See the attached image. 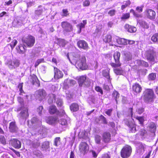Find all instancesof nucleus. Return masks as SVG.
I'll return each mask as SVG.
<instances>
[{"label": "nucleus", "mask_w": 158, "mask_h": 158, "mask_svg": "<svg viewBox=\"0 0 158 158\" xmlns=\"http://www.w3.org/2000/svg\"><path fill=\"white\" fill-rule=\"evenodd\" d=\"M73 56V60L76 61V66L77 69L81 70L87 69L88 66L86 63V59L85 56L80 57L79 55L75 54Z\"/></svg>", "instance_id": "nucleus-1"}, {"label": "nucleus", "mask_w": 158, "mask_h": 158, "mask_svg": "<svg viewBox=\"0 0 158 158\" xmlns=\"http://www.w3.org/2000/svg\"><path fill=\"white\" fill-rule=\"evenodd\" d=\"M142 97L145 102L148 103L153 101L155 94L152 89H147L143 92Z\"/></svg>", "instance_id": "nucleus-2"}, {"label": "nucleus", "mask_w": 158, "mask_h": 158, "mask_svg": "<svg viewBox=\"0 0 158 158\" xmlns=\"http://www.w3.org/2000/svg\"><path fill=\"white\" fill-rule=\"evenodd\" d=\"M124 123L129 127V130L130 132L135 133L138 130V126L134 123L133 119H125L124 120Z\"/></svg>", "instance_id": "nucleus-3"}, {"label": "nucleus", "mask_w": 158, "mask_h": 158, "mask_svg": "<svg viewBox=\"0 0 158 158\" xmlns=\"http://www.w3.org/2000/svg\"><path fill=\"white\" fill-rule=\"evenodd\" d=\"M22 41L24 45L28 47H31L35 43V38L31 35H28L26 37H23L22 38Z\"/></svg>", "instance_id": "nucleus-4"}, {"label": "nucleus", "mask_w": 158, "mask_h": 158, "mask_svg": "<svg viewBox=\"0 0 158 158\" xmlns=\"http://www.w3.org/2000/svg\"><path fill=\"white\" fill-rule=\"evenodd\" d=\"M18 111H21L18 115L20 119H25L28 116V110L26 106H22L18 109Z\"/></svg>", "instance_id": "nucleus-5"}, {"label": "nucleus", "mask_w": 158, "mask_h": 158, "mask_svg": "<svg viewBox=\"0 0 158 158\" xmlns=\"http://www.w3.org/2000/svg\"><path fill=\"white\" fill-rule=\"evenodd\" d=\"M132 149L131 146L126 145L124 147L121 152V155L123 158H127L129 157L131 152Z\"/></svg>", "instance_id": "nucleus-6"}, {"label": "nucleus", "mask_w": 158, "mask_h": 158, "mask_svg": "<svg viewBox=\"0 0 158 158\" xmlns=\"http://www.w3.org/2000/svg\"><path fill=\"white\" fill-rule=\"evenodd\" d=\"M120 56V53L119 52H116L114 55V58L115 63L111 62L110 65L113 67L116 68L120 66L121 64L119 61V58Z\"/></svg>", "instance_id": "nucleus-7"}, {"label": "nucleus", "mask_w": 158, "mask_h": 158, "mask_svg": "<svg viewBox=\"0 0 158 158\" xmlns=\"http://www.w3.org/2000/svg\"><path fill=\"white\" fill-rule=\"evenodd\" d=\"M49 111L51 114H55L58 116H62L65 114V112L64 110H62L59 111L57 110L56 107L55 106H50Z\"/></svg>", "instance_id": "nucleus-8"}, {"label": "nucleus", "mask_w": 158, "mask_h": 158, "mask_svg": "<svg viewBox=\"0 0 158 158\" xmlns=\"http://www.w3.org/2000/svg\"><path fill=\"white\" fill-rule=\"evenodd\" d=\"M144 55L148 60L154 62L156 56V52L153 50L150 49L145 52Z\"/></svg>", "instance_id": "nucleus-9"}, {"label": "nucleus", "mask_w": 158, "mask_h": 158, "mask_svg": "<svg viewBox=\"0 0 158 158\" xmlns=\"http://www.w3.org/2000/svg\"><path fill=\"white\" fill-rule=\"evenodd\" d=\"M78 83L79 86L81 87H88L90 85V82L86 77L82 76L79 78Z\"/></svg>", "instance_id": "nucleus-10"}, {"label": "nucleus", "mask_w": 158, "mask_h": 158, "mask_svg": "<svg viewBox=\"0 0 158 158\" xmlns=\"http://www.w3.org/2000/svg\"><path fill=\"white\" fill-rule=\"evenodd\" d=\"M45 10V7L42 5L39 6L35 11L34 19H37L39 17L42 15L43 13Z\"/></svg>", "instance_id": "nucleus-11"}, {"label": "nucleus", "mask_w": 158, "mask_h": 158, "mask_svg": "<svg viewBox=\"0 0 158 158\" xmlns=\"http://www.w3.org/2000/svg\"><path fill=\"white\" fill-rule=\"evenodd\" d=\"M144 7L143 5H142L140 6H138L136 8V11L137 12H136L135 10L131 9L130 10V12L132 13L134 16L137 18H141L142 17V15L140 14L143 11V8Z\"/></svg>", "instance_id": "nucleus-12"}, {"label": "nucleus", "mask_w": 158, "mask_h": 158, "mask_svg": "<svg viewBox=\"0 0 158 158\" xmlns=\"http://www.w3.org/2000/svg\"><path fill=\"white\" fill-rule=\"evenodd\" d=\"M61 26L64 31L67 32L72 31L73 29L72 25L67 21H63L61 23Z\"/></svg>", "instance_id": "nucleus-13"}, {"label": "nucleus", "mask_w": 158, "mask_h": 158, "mask_svg": "<svg viewBox=\"0 0 158 158\" xmlns=\"http://www.w3.org/2000/svg\"><path fill=\"white\" fill-rule=\"evenodd\" d=\"M145 15L146 17L151 20H154L156 17L155 12L152 9H147L145 11Z\"/></svg>", "instance_id": "nucleus-14"}, {"label": "nucleus", "mask_w": 158, "mask_h": 158, "mask_svg": "<svg viewBox=\"0 0 158 158\" xmlns=\"http://www.w3.org/2000/svg\"><path fill=\"white\" fill-rule=\"evenodd\" d=\"M24 19L23 18L17 17L12 22V26L15 27H19L23 24Z\"/></svg>", "instance_id": "nucleus-15"}, {"label": "nucleus", "mask_w": 158, "mask_h": 158, "mask_svg": "<svg viewBox=\"0 0 158 158\" xmlns=\"http://www.w3.org/2000/svg\"><path fill=\"white\" fill-rule=\"evenodd\" d=\"M10 144L16 149H19L21 147V143L17 139H11L10 141Z\"/></svg>", "instance_id": "nucleus-16"}, {"label": "nucleus", "mask_w": 158, "mask_h": 158, "mask_svg": "<svg viewBox=\"0 0 158 158\" xmlns=\"http://www.w3.org/2000/svg\"><path fill=\"white\" fill-rule=\"evenodd\" d=\"M36 98L39 101H41L44 99L46 96V91L44 89H39L36 92Z\"/></svg>", "instance_id": "nucleus-17"}, {"label": "nucleus", "mask_w": 158, "mask_h": 158, "mask_svg": "<svg viewBox=\"0 0 158 158\" xmlns=\"http://www.w3.org/2000/svg\"><path fill=\"white\" fill-rule=\"evenodd\" d=\"M79 148L81 153L84 155L87 153L89 149L88 145L84 142L81 143L79 146Z\"/></svg>", "instance_id": "nucleus-18"}, {"label": "nucleus", "mask_w": 158, "mask_h": 158, "mask_svg": "<svg viewBox=\"0 0 158 158\" xmlns=\"http://www.w3.org/2000/svg\"><path fill=\"white\" fill-rule=\"evenodd\" d=\"M147 147V146L144 143H139L137 149V153L140 155L142 154Z\"/></svg>", "instance_id": "nucleus-19"}, {"label": "nucleus", "mask_w": 158, "mask_h": 158, "mask_svg": "<svg viewBox=\"0 0 158 158\" xmlns=\"http://www.w3.org/2000/svg\"><path fill=\"white\" fill-rule=\"evenodd\" d=\"M30 81L33 85H34L37 87L40 86V81L37 76L33 74L30 75Z\"/></svg>", "instance_id": "nucleus-20"}, {"label": "nucleus", "mask_w": 158, "mask_h": 158, "mask_svg": "<svg viewBox=\"0 0 158 158\" xmlns=\"http://www.w3.org/2000/svg\"><path fill=\"white\" fill-rule=\"evenodd\" d=\"M77 44L78 47L80 48L85 50H87L89 48L88 44L84 40H80L77 42Z\"/></svg>", "instance_id": "nucleus-21"}, {"label": "nucleus", "mask_w": 158, "mask_h": 158, "mask_svg": "<svg viewBox=\"0 0 158 158\" xmlns=\"http://www.w3.org/2000/svg\"><path fill=\"white\" fill-rule=\"evenodd\" d=\"M54 71L55 79H59L63 77L64 75L63 72L56 67H54Z\"/></svg>", "instance_id": "nucleus-22"}, {"label": "nucleus", "mask_w": 158, "mask_h": 158, "mask_svg": "<svg viewBox=\"0 0 158 158\" xmlns=\"http://www.w3.org/2000/svg\"><path fill=\"white\" fill-rule=\"evenodd\" d=\"M148 130L153 133V135H155V132L156 130V124L152 122L148 124L147 127Z\"/></svg>", "instance_id": "nucleus-23"}, {"label": "nucleus", "mask_w": 158, "mask_h": 158, "mask_svg": "<svg viewBox=\"0 0 158 158\" xmlns=\"http://www.w3.org/2000/svg\"><path fill=\"white\" fill-rule=\"evenodd\" d=\"M9 129L11 132L16 133L18 130V128L16 126L15 122H12L9 124Z\"/></svg>", "instance_id": "nucleus-24"}, {"label": "nucleus", "mask_w": 158, "mask_h": 158, "mask_svg": "<svg viewBox=\"0 0 158 158\" xmlns=\"http://www.w3.org/2000/svg\"><path fill=\"white\" fill-rule=\"evenodd\" d=\"M103 141L105 143H108L110 142L111 139V135L108 132H104L102 135Z\"/></svg>", "instance_id": "nucleus-25"}, {"label": "nucleus", "mask_w": 158, "mask_h": 158, "mask_svg": "<svg viewBox=\"0 0 158 158\" xmlns=\"http://www.w3.org/2000/svg\"><path fill=\"white\" fill-rule=\"evenodd\" d=\"M133 91L136 94H139L142 90V87L138 83H135L132 85Z\"/></svg>", "instance_id": "nucleus-26"}, {"label": "nucleus", "mask_w": 158, "mask_h": 158, "mask_svg": "<svg viewBox=\"0 0 158 158\" xmlns=\"http://www.w3.org/2000/svg\"><path fill=\"white\" fill-rule=\"evenodd\" d=\"M26 46L25 45H24L23 44L19 45L16 48L17 52L21 54L24 53L25 51L26 50Z\"/></svg>", "instance_id": "nucleus-27"}, {"label": "nucleus", "mask_w": 158, "mask_h": 158, "mask_svg": "<svg viewBox=\"0 0 158 158\" xmlns=\"http://www.w3.org/2000/svg\"><path fill=\"white\" fill-rule=\"evenodd\" d=\"M38 133L41 135V138H45L47 135V129L43 126L40 127L38 131Z\"/></svg>", "instance_id": "nucleus-28"}, {"label": "nucleus", "mask_w": 158, "mask_h": 158, "mask_svg": "<svg viewBox=\"0 0 158 158\" xmlns=\"http://www.w3.org/2000/svg\"><path fill=\"white\" fill-rule=\"evenodd\" d=\"M140 27L144 29H148L149 27L148 23L143 20H139L138 21Z\"/></svg>", "instance_id": "nucleus-29"}, {"label": "nucleus", "mask_w": 158, "mask_h": 158, "mask_svg": "<svg viewBox=\"0 0 158 158\" xmlns=\"http://www.w3.org/2000/svg\"><path fill=\"white\" fill-rule=\"evenodd\" d=\"M32 124L34 126L40 125L41 123V120L38 118L36 116L33 117L31 120Z\"/></svg>", "instance_id": "nucleus-30"}, {"label": "nucleus", "mask_w": 158, "mask_h": 158, "mask_svg": "<svg viewBox=\"0 0 158 158\" xmlns=\"http://www.w3.org/2000/svg\"><path fill=\"white\" fill-rule=\"evenodd\" d=\"M125 28L128 32L130 33L135 32L136 31V27L128 24H126L125 25Z\"/></svg>", "instance_id": "nucleus-31"}, {"label": "nucleus", "mask_w": 158, "mask_h": 158, "mask_svg": "<svg viewBox=\"0 0 158 158\" xmlns=\"http://www.w3.org/2000/svg\"><path fill=\"white\" fill-rule=\"evenodd\" d=\"M19 62L18 60H15L11 62L10 64H9V67L11 69L15 68L19 66Z\"/></svg>", "instance_id": "nucleus-32"}, {"label": "nucleus", "mask_w": 158, "mask_h": 158, "mask_svg": "<svg viewBox=\"0 0 158 158\" xmlns=\"http://www.w3.org/2000/svg\"><path fill=\"white\" fill-rule=\"evenodd\" d=\"M48 97V102L49 104H52L56 101V96L55 94H51L49 95Z\"/></svg>", "instance_id": "nucleus-33"}, {"label": "nucleus", "mask_w": 158, "mask_h": 158, "mask_svg": "<svg viewBox=\"0 0 158 158\" xmlns=\"http://www.w3.org/2000/svg\"><path fill=\"white\" fill-rule=\"evenodd\" d=\"M58 121V118L52 116L49 117L47 120L48 123L50 124H53L55 123Z\"/></svg>", "instance_id": "nucleus-34"}, {"label": "nucleus", "mask_w": 158, "mask_h": 158, "mask_svg": "<svg viewBox=\"0 0 158 158\" xmlns=\"http://www.w3.org/2000/svg\"><path fill=\"white\" fill-rule=\"evenodd\" d=\"M70 108L71 111L75 112L79 110V106L77 103H73L70 105Z\"/></svg>", "instance_id": "nucleus-35"}, {"label": "nucleus", "mask_w": 158, "mask_h": 158, "mask_svg": "<svg viewBox=\"0 0 158 158\" xmlns=\"http://www.w3.org/2000/svg\"><path fill=\"white\" fill-rule=\"evenodd\" d=\"M56 43L60 46L64 47L68 43L67 42L63 39H57Z\"/></svg>", "instance_id": "nucleus-36"}, {"label": "nucleus", "mask_w": 158, "mask_h": 158, "mask_svg": "<svg viewBox=\"0 0 158 158\" xmlns=\"http://www.w3.org/2000/svg\"><path fill=\"white\" fill-rule=\"evenodd\" d=\"M132 54L129 52H125L124 53L123 58L126 61H128L132 59Z\"/></svg>", "instance_id": "nucleus-37"}, {"label": "nucleus", "mask_w": 158, "mask_h": 158, "mask_svg": "<svg viewBox=\"0 0 158 158\" xmlns=\"http://www.w3.org/2000/svg\"><path fill=\"white\" fill-rule=\"evenodd\" d=\"M116 38V41L117 43L118 44L121 45H127L126 39L123 38H121L118 37H117Z\"/></svg>", "instance_id": "nucleus-38"}, {"label": "nucleus", "mask_w": 158, "mask_h": 158, "mask_svg": "<svg viewBox=\"0 0 158 158\" xmlns=\"http://www.w3.org/2000/svg\"><path fill=\"white\" fill-rule=\"evenodd\" d=\"M102 75L108 80V82L110 83L111 80L110 77L109 71L108 70H105L102 71Z\"/></svg>", "instance_id": "nucleus-39"}, {"label": "nucleus", "mask_w": 158, "mask_h": 158, "mask_svg": "<svg viewBox=\"0 0 158 158\" xmlns=\"http://www.w3.org/2000/svg\"><path fill=\"white\" fill-rule=\"evenodd\" d=\"M119 93L116 91L114 90L112 94V98L114 99L116 102V104H117V99L119 98Z\"/></svg>", "instance_id": "nucleus-40"}, {"label": "nucleus", "mask_w": 158, "mask_h": 158, "mask_svg": "<svg viewBox=\"0 0 158 158\" xmlns=\"http://www.w3.org/2000/svg\"><path fill=\"white\" fill-rule=\"evenodd\" d=\"M123 4L121 6V9L123 10L126 7L129 6L131 4V2L129 0L124 1L123 2Z\"/></svg>", "instance_id": "nucleus-41"}, {"label": "nucleus", "mask_w": 158, "mask_h": 158, "mask_svg": "<svg viewBox=\"0 0 158 158\" xmlns=\"http://www.w3.org/2000/svg\"><path fill=\"white\" fill-rule=\"evenodd\" d=\"M94 139L96 143L98 144H101L102 137L100 135H96L94 136Z\"/></svg>", "instance_id": "nucleus-42"}, {"label": "nucleus", "mask_w": 158, "mask_h": 158, "mask_svg": "<svg viewBox=\"0 0 158 158\" xmlns=\"http://www.w3.org/2000/svg\"><path fill=\"white\" fill-rule=\"evenodd\" d=\"M87 23V21L86 20H84L83 21V23H81L77 25V26L79 28V30L78 31V33H80L81 31V30L82 28H85V25Z\"/></svg>", "instance_id": "nucleus-43"}, {"label": "nucleus", "mask_w": 158, "mask_h": 158, "mask_svg": "<svg viewBox=\"0 0 158 158\" xmlns=\"http://www.w3.org/2000/svg\"><path fill=\"white\" fill-rule=\"evenodd\" d=\"M102 28V26L100 25L97 26L95 32L94 33V36H97L98 35H100L101 33Z\"/></svg>", "instance_id": "nucleus-44"}, {"label": "nucleus", "mask_w": 158, "mask_h": 158, "mask_svg": "<svg viewBox=\"0 0 158 158\" xmlns=\"http://www.w3.org/2000/svg\"><path fill=\"white\" fill-rule=\"evenodd\" d=\"M133 117L134 118H135L138 120L139 124L142 125H143L144 121V118L143 117L134 116Z\"/></svg>", "instance_id": "nucleus-45"}, {"label": "nucleus", "mask_w": 158, "mask_h": 158, "mask_svg": "<svg viewBox=\"0 0 158 158\" xmlns=\"http://www.w3.org/2000/svg\"><path fill=\"white\" fill-rule=\"evenodd\" d=\"M68 80H70V79H66L64 80V83L63 84V88L64 89H65V90H67V89H68L69 87L70 86V82H67V81Z\"/></svg>", "instance_id": "nucleus-46"}, {"label": "nucleus", "mask_w": 158, "mask_h": 158, "mask_svg": "<svg viewBox=\"0 0 158 158\" xmlns=\"http://www.w3.org/2000/svg\"><path fill=\"white\" fill-rule=\"evenodd\" d=\"M137 62L138 64L140 65L143 66L145 67L148 66V63L144 61L139 60L137 61Z\"/></svg>", "instance_id": "nucleus-47"}, {"label": "nucleus", "mask_w": 158, "mask_h": 158, "mask_svg": "<svg viewBox=\"0 0 158 158\" xmlns=\"http://www.w3.org/2000/svg\"><path fill=\"white\" fill-rule=\"evenodd\" d=\"M37 111L40 115L43 114L45 112V111L43 109L42 106H40L37 109Z\"/></svg>", "instance_id": "nucleus-48"}, {"label": "nucleus", "mask_w": 158, "mask_h": 158, "mask_svg": "<svg viewBox=\"0 0 158 158\" xmlns=\"http://www.w3.org/2000/svg\"><path fill=\"white\" fill-rule=\"evenodd\" d=\"M151 40L154 43H158V33L154 34L151 37Z\"/></svg>", "instance_id": "nucleus-49"}, {"label": "nucleus", "mask_w": 158, "mask_h": 158, "mask_svg": "<svg viewBox=\"0 0 158 158\" xmlns=\"http://www.w3.org/2000/svg\"><path fill=\"white\" fill-rule=\"evenodd\" d=\"M99 120L101 121V123L104 124H107V122L106 118L103 115H101L99 117Z\"/></svg>", "instance_id": "nucleus-50"}, {"label": "nucleus", "mask_w": 158, "mask_h": 158, "mask_svg": "<svg viewBox=\"0 0 158 158\" xmlns=\"http://www.w3.org/2000/svg\"><path fill=\"white\" fill-rule=\"evenodd\" d=\"M60 138L59 137L56 138L54 140V145L58 147L60 144Z\"/></svg>", "instance_id": "nucleus-51"}, {"label": "nucleus", "mask_w": 158, "mask_h": 158, "mask_svg": "<svg viewBox=\"0 0 158 158\" xmlns=\"http://www.w3.org/2000/svg\"><path fill=\"white\" fill-rule=\"evenodd\" d=\"M49 147V142L48 141H46L43 143L42 145V148L45 150L48 149Z\"/></svg>", "instance_id": "nucleus-52"}, {"label": "nucleus", "mask_w": 158, "mask_h": 158, "mask_svg": "<svg viewBox=\"0 0 158 158\" xmlns=\"http://www.w3.org/2000/svg\"><path fill=\"white\" fill-rule=\"evenodd\" d=\"M115 73L117 75H122L124 73L123 71L120 69H114Z\"/></svg>", "instance_id": "nucleus-53"}, {"label": "nucleus", "mask_w": 158, "mask_h": 158, "mask_svg": "<svg viewBox=\"0 0 158 158\" xmlns=\"http://www.w3.org/2000/svg\"><path fill=\"white\" fill-rule=\"evenodd\" d=\"M112 36L110 35H107L103 39L104 41L106 43H109L111 41Z\"/></svg>", "instance_id": "nucleus-54"}, {"label": "nucleus", "mask_w": 158, "mask_h": 158, "mask_svg": "<svg viewBox=\"0 0 158 158\" xmlns=\"http://www.w3.org/2000/svg\"><path fill=\"white\" fill-rule=\"evenodd\" d=\"M156 77V74L152 73L150 74L148 76V79L149 80H154Z\"/></svg>", "instance_id": "nucleus-55"}, {"label": "nucleus", "mask_w": 158, "mask_h": 158, "mask_svg": "<svg viewBox=\"0 0 158 158\" xmlns=\"http://www.w3.org/2000/svg\"><path fill=\"white\" fill-rule=\"evenodd\" d=\"M58 123L60 124L61 125L66 126L67 124V120L64 119H61L59 121Z\"/></svg>", "instance_id": "nucleus-56"}, {"label": "nucleus", "mask_w": 158, "mask_h": 158, "mask_svg": "<svg viewBox=\"0 0 158 158\" xmlns=\"http://www.w3.org/2000/svg\"><path fill=\"white\" fill-rule=\"evenodd\" d=\"M62 14L61 15L63 17H67L69 14V12L66 9H63L62 10Z\"/></svg>", "instance_id": "nucleus-57"}, {"label": "nucleus", "mask_w": 158, "mask_h": 158, "mask_svg": "<svg viewBox=\"0 0 158 158\" xmlns=\"http://www.w3.org/2000/svg\"><path fill=\"white\" fill-rule=\"evenodd\" d=\"M56 103L58 107L61 106L63 104L62 99L60 98H58L57 99V100L56 101Z\"/></svg>", "instance_id": "nucleus-58"}, {"label": "nucleus", "mask_w": 158, "mask_h": 158, "mask_svg": "<svg viewBox=\"0 0 158 158\" xmlns=\"http://www.w3.org/2000/svg\"><path fill=\"white\" fill-rule=\"evenodd\" d=\"M0 142L3 145L6 144V140L4 136L3 135H0Z\"/></svg>", "instance_id": "nucleus-59"}, {"label": "nucleus", "mask_w": 158, "mask_h": 158, "mask_svg": "<svg viewBox=\"0 0 158 158\" xmlns=\"http://www.w3.org/2000/svg\"><path fill=\"white\" fill-rule=\"evenodd\" d=\"M17 43V41L16 40H14L10 44V46L12 50Z\"/></svg>", "instance_id": "nucleus-60"}, {"label": "nucleus", "mask_w": 158, "mask_h": 158, "mask_svg": "<svg viewBox=\"0 0 158 158\" xmlns=\"http://www.w3.org/2000/svg\"><path fill=\"white\" fill-rule=\"evenodd\" d=\"M144 111V109L143 107H139L136 109V111L138 114H140Z\"/></svg>", "instance_id": "nucleus-61"}, {"label": "nucleus", "mask_w": 158, "mask_h": 158, "mask_svg": "<svg viewBox=\"0 0 158 158\" xmlns=\"http://www.w3.org/2000/svg\"><path fill=\"white\" fill-rule=\"evenodd\" d=\"M18 88L20 92L19 94L21 95L22 93H24V91L23 90V83H19L18 85Z\"/></svg>", "instance_id": "nucleus-62"}, {"label": "nucleus", "mask_w": 158, "mask_h": 158, "mask_svg": "<svg viewBox=\"0 0 158 158\" xmlns=\"http://www.w3.org/2000/svg\"><path fill=\"white\" fill-rule=\"evenodd\" d=\"M130 17V14L129 13H127L123 14L121 18V19H126L129 18Z\"/></svg>", "instance_id": "nucleus-63"}, {"label": "nucleus", "mask_w": 158, "mask_h": 158, "mask_svg": "<svg viewBox=\"0 0 158 158\" xmlns=\"http://www.w3.org/2000/svg\"><path fill=\"white\" fill-rule=\"evenodd\" d=\"M95 89L97 91L100 92L102 95L103 94V91L102 88L100 86H96L95 88Z\"/></svg>", "instance_id": "nucleus-64"}]
</instances>
